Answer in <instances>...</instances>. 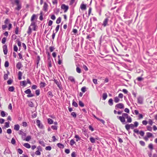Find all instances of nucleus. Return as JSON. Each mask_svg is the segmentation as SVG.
Returning a JSON list of instances; mask_svg holds the SVG:
<instances>
[{
    "label": "nucleus",
    "mask_w": 157,
    "mask_h": 157,
    "mask_svg": "<svg viewBox=\"0 0 157 157\" xmlns=\"http://www.w3.org/2000/svg\"><path fill=\"white\" fill-rule=\"evenodd\" d=\"M128 115L126 113H122V116H117V118L119 119L121 121L123 124H124L125 122V119H127Z\"/></svg>",
    "instance_id": "obj_1"
},
{
    "label": "nucleus",
    "mask_w": 157,
    "mask_h": 157,
    "mask_svg": "<svg viewBox=\"0 0 157 157\" xmlns=\"http://www.w3.org/2000/svg\"><path fill=\"white\" fill-rule=\"evenodd\" d=\"M14 2L16 3L17 6V7L15 8V9L19 11L21 8V4L20 3L19 0H14Z\"/></svg>",
    "instance_id": "obj_2"
},
{
    "label": "nucleus",
    "mask_w": 157,
    "mask_h": 157,
    "mask_svg": "<svg viewBox=\"0 0 157 157\" xmlns=\"http://www.w3.org/2000/svg\"><path fill=\"white\" fill-rule=\"evenodd\" d=\"M125 127L126 129L128 131H129L130 128H131L132 129H133L135 128L134 125V124H126L125 125Z\"/></svg>",
    "instance_id": "obj_3"
},
{
    "label": "nucleus",
    "mask_w": 157,
    "mask_h": 157,
    "mask_svg": "<svg viewBox=\"0 0 157 157\" xmlns=\"http://www.w3.org/2000/svg\"><path fill=\"white\" fill-rule=\"evenodd\" d=\"M36 123L37 125L39 128L41 129L44 128V127L43 124L41 123L40 121L39 120H37L36 121Z\"/></svg>",
    "instance_id": "obj_4"
},
{
    "label": "nucleus",
    "mask_w": 157,
    "mask_h": 157,
    "mask_svg": "<svg viewBox=\"0 0 157 157\" xmlns=\"http://www.w3.org/2000/svg\"><path fill=\"white\" fill-rule=\"evenodd\" d=\"M124 107V105L121 103L118 104L115 106V108L116 109H123Z\"/></svg>",
    "instance_id": "obj_5"
},
{
    "label": "nucleus",
    "mask_w": 157,
    "mask_h": 157,
    "mask_svg": "<svg viewBox=\"0 0 157 157\" xmlns=\"http://www.w3.org/2000/svg\"><path fill=\"white\" fill-rule=\"evenodd\" d=\"M30 26L33 27V29L34 31H36L37 28V26L36 25V22H32Z\"/></svg>",
    "instance_id": "obj_6"
},
{
    "label": "nucleus",
    "mask_w": 157,
    "mask_h": 157,
    "mask_svg": "<svg viewBox=\"0 0 157 157\" xmlns=\"http://www.w3.org/2000/svg\"><path fill=\"white\" fill-rule=\"evenodd\" d=\"M61 8L64 10V12L65 13L67 12L68 9L69 7L68 6L64 4H63L61 6Z\"/></svg>",
    "instance_id": "obj_7"
},
{
    "label": "nucleus",
    "mask_w": 157,
    "mask_h": 157,
    "mask_svg": "<svg viewBox=\"0 0 157 157\" xmlns=\"http://www.w3.org/2000/svg\"><path fill=\"white\" fill-rule=\"evenodd\" d=\"M54 82L56 83V84L57 85L58 87L59 88V89H61L62 88V87L60 85V81H58L56 79H54Z\"/></svg>",
    "instance_id": "obj_8"
},
{
    "label": "nucleus",
    "mask_w": 157,
    "mask_h": 157,
    "mask_svg": "<svg viewBox=\"0 0 157 157\" xmlns=\"http://www.w3.org/2000/svg\"><path fill=\"white\" fill-rule=\"evenodd\" d=\"M138 102L140 104H142L143 103V98L141 97H139L137 99Z\"/></svg>",
    "instance_id": "obj_9"
},
{
    "label": "nucleus",
    "mask_w": 157,
    "mask_h": 157,
    "mask_svg": "<svg viewBox=\"0 0 157 157\" xmlns=\"http://www.w3.org/2000/svg\"><path fill=\"white\" fill-rule=\"evenodd\" d=\"M108 19L107 18H106L103 22L102 25L104 26L105 27L106 25H108Z\"/></svg>",
    "instance_id": "obj_10"
},
{
    "label": "nucleus",
    "mask_w": 157,
    "mask_h": 157,
    "mask_svg": "<svg viewBox=\"0 0 157 157\" xmlns=\"http://www.w3.org/2000/svg\"><path fill=\"white\" fill-rule=\"evenodd\" d=\"M3 52L5 55H6L7 53V46L6 45H4L3 47Z\"/></svg>",
    "instance_id": "obj_11"
},
{
    "label": "nucleus",
    "mask_w": 157,
    "mask_h": 157,
    "mask_svg": "<svg viewBox=\"0 0 157 157\" xmlns=\"http://www.w3.org/2000/svg\"><path fill=\"white\" fill-rule=\"evenodd\" d=\"M22 67V65L21 62H18L16 65V67L18 69H20Z\"/></svg>",
    "instance_id": "obj_12"
},
{
    "label": "nucleus",
    "mask_w": 157,
    "mask_h": 157,
    "mask_svg": "<svg viewBox=\"0 0 157 157\" xmlns=\"http://www.w3.org/2000/svg\"><path fill=\"white\" fill-rule=\"evenodd\" d=\"M20 128V126L19 124H17L14 125V129L16 131H18Z\"/></svg>",
    "instance_id": "obj_13"
},
{
    "label": "nucleus",
    "mask_w": 157,
    "mask_h": 157,
    "mask_svg": "<svg viewBox=\"0 0 157 157\" xmlns=\"http://www.w3.org/2000/svg\"><path fill=\"white\" fill-rule=\"evenodd\" d=\"M22 74L21 71H19L18 73V79L19 80H21L22 78Z\"/></svg>",
    "instance_id": "obj_14"
},
{
    "label": "nucleus",
    "mask_w": 157,
    "mask_h": 157,
    "mask_svg": "<svg viewBox=\"0 0 157 157\" xmlns=\"http://www.w3.org/2000/svg\"><path fill=\"white\" fill-rule=\"evenodd\" d=\"M80 8L82 10H85L86 9V6L84 4H82L81 5Z\"/></svg>",
    "instance_id": "obj_15"
},
{
    "label": "nucleus",
    "mask_w": 157,
    "mask_h": 157,
    "mask_svg": "<svg viewBox=\"0 0 157 157\" xmlns=\"http://www.w3.org/2000/svg\"><path fill=\"white\" fill-rule=\"evenodd\" d=\"M68 79L72 82H75V80L74 78L72 76H69L68 77Z\"/></svg>",
    "instance_id": "obj_16"
},
{
    "label": "nucleus",
    "mask_w": 157,
    "mask_h": 157,
    "mask_svg": "<svg viewBox=\"0 0 157 157\" xmlns=\"http://www.w3.org/2000/svg\"><path fill=\"white\" fill-rule=\"evenodd\" d=\"M23 146L28 148H29L31 147L30 145L28 143H25L23 144Z\"/></svg>",
    "instance_id": "obj_17"
},
{
    "label": "nucleus",
    "mask_w": 157,
    "mask_h": 157,
    "mask_svg": "<svg viewBox=\"0 0 157 157\" xmlns=\"http://www.w3.org/2000/svg\"><path fill=\"white\" fill-rule=\"evenodd\" d=\"M90 142L92 143H94L95 142V139L92 137L90 138Z\"/></svg>",
    "instance_id": "obj_18"
},
{
    "label": "nucleus",
    "mask_w": 157,
    "mask_h": 157,
    "mask_svg": "<svg viewBox=\"0 0 157 157\" xmlns=\"http://www.w3.org/2000/svg\"><path fill=\"white\" fill-rule=\"evenodd\" d=\"M57 146L60 148H63L64 147V146L62 144L59 143L57 144Z\"/></svg>",
    "instance_id": "obj_19"
},
{
    "label": "nucleus",
    "mask_w": 157,
    "mask_h": 157,
    "mask_svg": "<svg viewBox=\"0 0 157 157\" xmlns=\"http://www.w3.org/2000/svg\"><path fill=\"white\" fill-rule=\"evenodd\" d=\"M107 97V95L106 93H104L103 94L102 98L103 100H105L106 99Z\"/></svg>",
    "instance_id": "obj_20"
},
{
    "label": "nucleus",
    "mask_w": 157,
    "mask_h": 157,
    "mask_svg": "<svg viewBox=\"0 0 157 157\" xmlns=\"http://www.w3.org/2000/svg\"><path fill=\"white\" fill-rule=\"evenodd\" d=\"M108 103L109 105H112L113 104V100L112 98H110L109 101H108Z\"/></svg>",
    "instance_id": "obj_21"
},
{
    "label": "nucleus",
    "mask_w": 157,
    "mask_h": 157,
    "mask_svg": "<svg viewBox=\"0 0 157 157\" xmlns=\"http://www.w3.org/2000/svg\"><path fill=\"white\" fill-rule=\"evenodd\" d=\"M146 135H147V136L148 138H150L151 137L153 136V135L150 132H147Z\"/></svg>",
    "instance_id": "obj_22"
},
{
    "label": "nucleus",
    "mask_w": 157,
    "mask_h": 157,
    "mask_svg": "<svg viewBox=\"0 0 157 157\" xmlns=\"http://www.w3.org/2000/svg\"><path fill=\"white\" fill-rule=\"evenodd\" d=\"M132 121V119L131 117L129 116L127 118V122L128 123H131Z\"/></svg>",
    "instance_id": "obj_23"
},
{
    "label": "nucleus",
    "mask_w": 157,
    "mask_h": 157,
    "mask_svg": "<svg viewBox=\"0 0 157 157\" xmlns=\"http://www.w3.org/2000/svg\"><path fill=\"white\" fill-rule=\"evenodd\" d=\"M48 122L49 124H53V121L52 119L50 118H48Z\"/></svg>",
    "instance_id": "obj_24"
},
{
    "label": "nucleus",
    "mask_w": 157,
    "mask_h": 157,
    "mask_svg": "<svg viewBox=\"0 0 157 157\" xmlns=\"http://www.w3.org/2000/svg\"><path fill=\"white\" fill-rule=\"evenodd\" d=\"M48 6V5H47V4L46 2H44V5L43 6V9L44 10H45V11L46 10Z\"/></svg>",
    "instance_id": "obj_25"
},
{
    "label": "nucleus",
    "mask_w": 157,
    "mask_h": 157,
    "mask_svg": "<svg viewBox=\"0 0 157 157\" xmlns=\"http://www.w3.org/2000/svg\"><path fill=\"white\" fill-rule=\"evenodd\" d=\"M10 152V151L8 148L6 149L5 151L4 152V154L6 155V154H9Z\"/></svg>",
    "instance_id": "obj_26"
},
{
    "label": "nucleus",
    "mask_w": 157,
    "mask_h": 157,
    "mask_svg": "<svg viewBox=\"0 0 157 157\" xmlns=\"http://www.w3.org/2000/svg\"><path fill=\"white\" fill-rule=\"evenodd\" d=\"M8 90L10 91L13 92L14 90V88L13 86L10 87L8 89Z\"/></svg>",
    "instance_id": "obj_27"
},
{
    "label": "nucleus",
    "mask_w": 157,
    "mask_h": 157,
    "mask_svg": "<svg viewBox=\"0 0 157 157\" xmlns=\"http://www.w3.org/2000/svg\"><path fill=\"white\" fill-rule=\"evenodd\" d=\"M72 105L75 107H77L78 106V104L76 102L74 101V100L73 101Z\"/></svg>",
    "instance_id": "obj_28"
},
{
    "label": "nucleus",
    "mask_w": 157,
    "mask_h": 157,
    "mask_svg": "<svg viewBox=\"0 0 157 157\" xmlns=\"http://www.w3.org/2000/svg\"><path fill=\"white\" fill-rule=\"evenodd\" d=\"M36 17V15L34 14H33L31 17V21L32 22H35L33 21L34 20L35 18Z\"/></svg>",
    "instance_id": "obj_29"
},
{
    "label": "nucleus",
    "mask_w": 157,
    "mask_h": 157,
    "mask_svg": "<svg viewBox=\"0 0 157 157\" xmlns=\"http://www.w3.org/2000/svg\"><path fill=\"white\" fill-rule=\"evenodd\" d=\"M61 17H59L56 21V23L57 24H59L60 23L61 21Z\"/></svg>",
    "instance_id": "obj_30"
},
{
    "label": "nucleus",
    "mask_w": 157,
    "mask_h": 157,
    "mask_svg": "<svg viewBox=\"0 0 157 157\" xmlns=\"http://www.w3.org/2000/svg\"><path fill=\"white\" fill-rule=\"evenodd\" d=\"M28 34L29 35L31 34L32 33V29L31 28L30 26H29V27L28 30L27 32Z\"/></svg>",
    "instance_id": "obj_31"
},
{
    "label": "nucleus",
    "mask_w": 157,
    "mask_h": 157,
    "mask_svg": "<svg viewBox=\"0 0 157 157\" xmlns=\"http://www.w3.org/2000/svg\"><path fill=\"white\" fill-rule=\"evenodd\" d=\"M75 143L73 139L71 140L70 141V144L71 146H73Z\"/></svg>",
    "instance_id": "obj_32"
},
{
    "label": "nucleus",
    "mask_w": 157,
    "mask_h": 157,
    "mask_svg": "<svg viewBox=\"0 0 157 157\" xmlns=\"http://www.w3.org/2000/svg\"><path fill=\"white\" fill-rule=\"evenodd\" d=\"M25 93L27 94L31 93V91L30 89H28L25 91Z\"/></svg>",
    "instance_id": "obj_33"
},
{
    "label": "nucleus",
    "mask_w": 157,
    "mask_h": 157,
    "mask_svg": "<svg viewBox=\"0 0 157 157\" xmlns=\"http://www.w3.org/2000/svg\"><path fill=\"white\" fill-rule=\"evenodd\" d=\"M75 137L76 139V141H78V140H80L81 139V138L79 137L78 135H76L75 136Z\"/></svg>",
    "instance_id": "obj_34"
},
{
    "label": "nucleus",
    "mask_w": 157,
    "mask_h": 157,
    "mask_svg": "<svg viewBox=\"0 0 157 157\" xmlns=\"http://www.w3.org/2000/svg\"><path fill=\"white\" fill-rule=\"evenodd\" d=\"M31 139V136H27L25 139L27 141H29Z\"/></svg>",
    "instance_id": "obj_35"
},
{
    "label": "nucleus",
    "mask_w": 157,
    "mask_h": 157,
    "mask_svg": "<svg viewBox=\"0 0 157 157\" xmlns=\"http://www.w3.org/2000/svg\"><path fill=\"white\" fill-rule=\"evenodd\" d=\"M120 100L118 98V97H116L114 98V101L116 103H117L119 102Z\"/></svg>",
    "instance_id": "obj_36"
},
{
    "label": "nucleus",
    "mask_w": 157,
    "mask_h": 157,
    "mask_svg": "<svg viewBox=\"0 0 157 157\" xmlns=\"http://www.w3.org/2000/svg\"><path fill=\"white\" fill-rule=\"evenodd\" d=\"M148 147L151 150H152L153 149V145L151 143L149 144Z\"/></svg>",
    "instance_id": "obj_37"
},
{
    "label": "nucleus",
    "mask_w": 157,
    "mask_h": 157,
    "mask_svg": "<svg viewBox=\"0 0 157 157\" xmlns=\"http://www.w3.org/2000/svg\"><path fill=\"white\" fill-rule=\"evenodd\" d=\"M76 71L78 73H81V69L78 67H77L76 68Z\"/></svg>",
    "instance_id": "obj_38"
},
{
    "label": "nucleus",
    "mask_w": 157,
    "mask_h": 157,
    "mask_svg": "<svg viewBox=\"0 0 157 157\" xmlns=\"http://www.w3.org/2000/svg\"><path fill=\"white\" fill-rule=\"evenodd\" d=\"M79 105V106L82 107H83L84 106V104L81 101H79L78 103Z\"/></svg>",
    "instance_id": "obj_39"
},
{
    "label": "nucleus",
    "mask_w": 157,
    "mask_h": 157,
    "mask_svg": "<svg viewBox=\"0 0 157 157\" xmlns=\"http://www.w3.org/2000/svg\"><path fill=\"white\" fill-rule=\"evenodd\" d=\"M45 83L44 82H41L40 83V87H44L45 86Z\"/></svg>",
    "instance_id": "obj_40"
},
{
    "label": "nucleus",
    "mask_w": 157,
    "mask_h": 157,
    "mask_svg": "<svg viewBox=\"0 0 157 157\" xmlns=\"http://www.w3.org/2000/svg\"><path fill=\"white\" fill-rule=\"evenodd\" d=\"M21 84L24 86H25L27 85V83L25 81L21 82Z\"/></svg>",
    "instance_id": "obj_41"
},
{
    "label": "nucleus",
    "mask_w": 157,
    "mask_h": 157,
    "mask_svg": "<svg viewBox=\"0 0 157 157\" xmlns=\"http://www.w3.org/2000/svg\"><path fill=\"white\" fill-rule=\"evenodd\" d=\"M5 67H8L9 66V63L7 61H5L4 64Z\"/></svg>",
    "instance_id": "obj_42"
},
{
    "label": "nucleus",
    "mask_w": 157,
    "mask_h": 157,
    "mask_svg": "<svg viewBox=\"0 0 157 157\" xmlns=\"http://www.w3.org/2000/svg\"><path fill=\"white\" fill-rule=\"evenodd\" d=\"M71 115L74 118H75L76 117V113L75 112L71 113Z\"/></svg>",
    "instance_id": "obj_43"
},
{
    "label": "nucleus",
    "mask_w": 157,
    "mask_h": 157,
    "mask_svg": "<svg viewBox=\"0 0 157 157\" xmlns=\"http://www.w3.org/2000/svg\"><path fill=\"white\" fill-rule=\"evenodd\" d=\"M9 124H10V122H6L5 123V126L6 127V128H8L9 127Z\"/></svg>",
    "instance_id": "obj_44"
},
{
    "label": "nucleus",
    "mask_w": 157,
    "mask_h": 157,
    "mask_svg": "<svg viewBox=\"0 0 157 157\" xmlns=\"http://www.w3.org/2000/svg\"><path fill=\"white\" fill-rule=\"evenodd\" d=\"M17 152L20 154H21L23 152L22 150L20 148L18 149L17 150Z\"/></svg>",
    "instance_id": "obj_45"
},
{
    "label": "nucleus",
    "mask_w": 157,
    "mask_h": 157,
    "mask_svg": "<svg viewBox=\"0 0 157 157\" xmlns=\"http://www.w3.org/2000/svg\"><path fill=\"white\" fill-rule=\"evenodd\" d=\"M45 150L47 151H50L52 149V147L50 146H48L45 147Z\"/></svg>",
    "instance_id": "obj_46"
},
{
    "label": "nucleus",
    "mask_w": 157,
    "mask_h": 157,
    "mask_svg": "<svg viewBox=\"0 0 157 157\" xmlns=\"http://www.w3.org/2000/svg\"><path fill=\"white\" fill-rule=\"evenodd\" d=\"M139 134H140L141 136H144V132L143 131H140L139 132Z\"/></svg>",
    "instance_id": "obj_47"
},
{
    "label": "nucleus",
    "mask_w": 157,
    "mask_h": 157,
    "mask_svg": "<svg viewBox=\"0 0 157 157\" xmlns=\"http://www.w3.org/2000/svg\"><path fill=\"white\" fill-rule=\"evenodd\" d=\"M140 144L141 146H144L145 145V142L143 141H140Z\"/></svg>",
    "instance_id": "obj_48"
},
{
    "label": "nucleus",
    "mask_w": 157,
    "mask_h": 157,
    "mask_svg": "<svg viewBox=\"0 0 157 157\" xmlns=\"http://www.w3.org/2000/svg\"><path fill=\"white\" fill-rule=\"evenodd\" d=\"M81 91L83 93L86 91V87L85 86L82 87L81 89Z\"/></svg>",
    "instance_id": "obj_49"
},
{
    "label": "nucleus",
    "mask_w": 157,
    "mask_h": 157,
    "mask_svg": "<svg viewBox=\"0 0 157 157\" xmlns=\"http://www.w3.org/2000/svg\"><path fill=\"white\" fill-rule=\"evenodd\" d=\"M11 143L13 144H15V143H16V141H15V139H14V138H12L11 139Z\"/></svg>",
    "instance_id": "obj_50"
},
{
    "label": "nucleus",
    "mask_w": 157,
    "mask_h": 157,
    "mask_svg": "<svg viewBox=\"0 0 157 157\" xmlns=\"http://www.w3.org/2000/svg\"><path fill=\"white\" fill-rule=\"evenodd\" d=\"M18 28L17 27L15 30V33L16 34H18Z\"/></svg>",
    "instance_id": "obj_51"
},
{
    "label": "nucleus",
    "mask_w": 157,
    "mask_h": 157,
    "mask_svg": "<svg viewBox=\"0 0 157 157\" xmlns=\"http://www.w3.org/2000/svg\"><path fill=\"white\" fill-rule=\"evenodd\" d=\"M6 37H3L2 39V43L3 44H4L6 41Z\"/></svg>",
    "instance_id": "obj_52"
},
{
    "label": "nucleus",
    "mask_w": 157,
    "mask_h": 157,
    "mask_svg": "<svg viewBox=\"0 0 157 157\" xmlns=\"http://www.w3.org/2000/svg\"><path fill=\"white\" fill-rule=\"evenodd\" d=\"M134 125L135 128L137 127L139 123L138 122L135 121L134 122Z\"/></svg>",
    "instance_id": "obj_53"
},
{
    "label": "nucleus",
    "mask_w": 157,
    "mask_h": 157,
    "mask_svg": "<svg viewBox=\"0 0 157 157\" xmlns=\"http://www.w3.org/2000/svg\"><path fill=\"white\" fill-rule=\"evenodd\" d=\"M36 94L37 96H38L40 94V91L39 90H36L35 91Z\"/></svg>",
    "instance_id": "obj_54"
},
{
    "label": "nucleus",
    "mask_w": 157,
    "mask_h": 157,
    "mask_svg": "<svg viewBox=\"0 0 157 157\" xmlns=\"http://www.w3.org/2000/svg\"><path fill=\"white\" fill-rule=\"evenodd\" d=\"M13 50L15 52H17L18 50V48L16 45H14L13 46Z\"/></svg>",
    "instance_id": "obj_55"
},
{
    "label": "nucleus",
    "mask_w": 157,
    "mask_h": 157,
    "mask_svg": "<svg viewBox=\"0 0 157 157\" xmlns=\"http://www.w3.org/2000/svg\"><path fill=\"white\" fill-rule=\"evenodd\" d=\"M29 106L30 107H32L33 106V102L31 101H30L29 102Z\"/></svg>",
    "instance_id": "obj_56"
},
{
    "label": "nucleus",
    "mask_w": 157,
    "mask_h": 157,
    "mask_svg": "<svg viewBox=\"0 0 157 157\" xmlns=\"http://www.w3.org/2000/svg\"><path fill=\"white\" fill-rule=\"evenodd\" d=\"M1 115L2 117H4L6 116L5 113L4 111H2L1 112Z\"/></svg>",
    "instance_id": "obj_57"
},
{
    "label": "nucleus",
    "mask_w": 157,
    "mask_h": 157,
    "mask_svg": "<svg viewBox=\"0 0 157 157\" xmlns=\"http://www.w3.org/2000/svg\"><path fill=\"white\" fill-rule=\"evenodd\" d=\"M8 78V75L7 74H5L4 75V78L5 80H6Z\"/></svg>",
    "instance_id": "obj_58"
},
{
    "label": "nucleus",
    "mask_w": 157,
    "mask_h": 157,
    "mask_svg": "<svg viewBox=\"0 0 157 157\" xmlns=\"http://www.w3.org/2000/svg\"><path fill=\"white\" fill-rule=\"evenodd\" d=\"M55 48L54 47L51 46L49 47V50L51 52H52L53 51Z\"/></svg>",
    "instance_id": "obj_59"
},
{
    "label": "nucleus",
    "mask_w": 157,
    "mask_h": 157,
    "mask_svg": "<svg viewBox=\"0 0 157 157\" xmlns=\"http://www.w3.org/2000/svg\"><path fill=\"white\" fill-rule=\"evenodd\" d=\"M39 143L42 146H45V144L44 141H39Z\"/></svg>",
    "instance_id": "obj_60"
},
{
    "label": "nucleus",
    "mask_w": 157,
    "mask_h": 157,
    "mask_svg": "<svg viewBox=\"0 0 157 157\" xmlns=\"http://www.w3.org/2000/svg\"><path fill=\"white\" fill-rule=\"evenodd\" d=\"M83 68L84 69V70L86 71H88V69L87 67L85 65H83Z\"/></svg>",
    "instance_id": "obj_61"
},
{
    "label": "nucleus",
    "mask_w": 157,
    "mask_h": 157,
    "mask_svg": "<svg viewBox=\"0 0 157 157\" xmlns=\"http://www.w3.org/2000/svg\"><path fill=\"white\" fill-rule=\"evenodd\" d=\"M59 25H57L56 28L55 30L56 31V33L59 30Z\"/></svg>",
    "instance_id": "obj_62"
},
{
    "label": "nucleus",
    "mask_w": 157,
    "mask_h": 157,
    "mask_svg": "<svg viewBox=\"0 0 157 157\" xmlns=\"http://www.w3.org/2000/svg\"><path fill=\"white\" fill-rule=\"evenodd\" d=\"M51 128L53 129V130H57V127L56 126H55V125H52V126H51Z\"/></svg>",
    "instance_id": "obj_63"
},
{
    "label": "nucleus",
    "mask_w": 157,
    "mask_h": 157,
    "mask_svg": "<svg viewBox=\"0 0 157 157\" xmlns=\"http://www.w3.org/2000/svg\"><path fill=\"white\" fill-rule=\"evenodd\" d=\"M12 81H13L12 80L9 79L8 80V81L7 82V83L8 84L10 85L12 83Z\"/></svg>",
    "instance_id": "obj_64"
}]
</instances>
